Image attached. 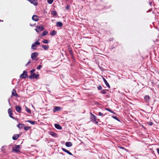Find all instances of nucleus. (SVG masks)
I'll return each instance as SVG.
<instances>
[{
  "instance_id": "f257e3e1",
  "label": "nucleus",
  "mask_w": 159,
  "mask_h": 159,
  "mask_svg": "<svg viewBox=\"0 0 159 159\" xmlns=\"http://www.w3.org/2000/svg\"><path fill=\"white\" fill-rule=\"evenodd\" d=\"M90 114L91 115L90 118V121L95 124H98L99 119H97V117L91 112L90 113Z\"/></svg>"
},
{
  "instance_id": "f03ea898",
  "label": "nucleus",
  "mask_w": 159,
  "mask_h": 159,
  "mask_svg": "<svg viewBox=\"0 0 159 159\" xmlns=\"http://www.w3.org/2000/svg\"><path fill=\"white\" fill-rule=\"evenodd\" d=\"M38 53L37 52L32 53L31 54V58L33 60L37 61L38 60V58L37 57L38 56Z\"/></svg>"
},
{
  "instance_id": "7ed1b4c3",
  "label": "nucleus",
  "mask_w": 159,
  "mask_h": 159,
  "mask_svg": "<svg viewBox=\"0 0 159 159\" xmlns=\"http://www.w3.org/2000/svg\"><path fill=\"white\" fill-rule=\"evenodd\" d=\"M12 151L16 153H18L20 151V146L19 145H16L12 148Z\"/></svg>"
},
{
  "instance_id": "20e7f679",
  "label": "nucleus",
  "mask_w": 159,
  "mask_h": 159,
  "mask_svg": "<svg viewBox=\"0 0 159 159\" xmlns=\"http://www.w3.org/2000/svg\"><path fill=\"white\" fill-rule=\"evenodd\" d=\"M39 40V39H38V40L36 41L34 43H33L31 45V48L33 49L36 50V45H39L40 44V43L38 41Z\"/></svg>"
},
{
  "instance_id": "39448f33",
  "label": "nucleus",
  "mask_w": 159,
  "mask_h": 159,
  "mask_svg": "<svg viewBox=\"0 0 159 159\" xmlns=\"http://www.w3.org/2000/svg\"><path fill=\"white\" fill-rule=\"evenodd\" d=\"M44 28L42 26H39L36 27V29L35 30L37 33H39L41 31H42L44 30Z\"/></svg>"
},
{
  "instance_id": "423d86ee",
  "label": "nucleus",
  "mask_w": 159,
  "mask_h": 159,
  "mask_svg": "<svg viewBox=\"0 0 159 159\" xmlns=\"http://www.w3.org/2000/svg\"><path fill=\"white\" fill-rule=\"evenodd\" d=\"M20 78H26L28 77L27 72L24 70L23 71V73L20 76Z\"/></svg>"
},
{
  "instance_id": "0eeeda50",
  "label": "nucleus",
  "mask_w": 159,
  "mask_h": 159,
  "mask_svg": "<svg viewBox=\"0 0 159 159\" xmlns=\"http://www.w3.org/2000/svg\"><path fill=\"white\" fill-rule=\"evenodd\" d=\"M8 113L10 117L13 119H15V118L12 116V115H13V112L11 109V108H9L8 110Z\"/></svg>"
},
{
  "instance_id": "6e6552de",
  "label": "nucleus",
  "mask_w": 159,
  "mask_h": 159,
  "mask_svg": "<svg viewBox=\"0 0 159 159\" xmlns=\"http://www.w3.org/2000/svg\"><path fill=\"white\" fill-rule=\"evenodd\" d=\"M12 95L15 96L16 98L19 97V96L16 93V90H15L14 89H13L12 90Z\"/></svg>"
},
{
  "instance_id": "1a4fd4ad",
  "label": "nucleus",
  "mask_w": 159,
  "mask_h": 159,
  "mask_svg": "<svg viewBox=\"0 0 159 159\" xmlns=\"http://www.w3.org/2000/svg\"><path fill=\"white\" fill-rule=\"evenodd\" d=\"M21 135V134H14L12 137L13 139L15 140H16Z\"/></svg>"
},
{
  "instance_id": "9d476101",
  "label": "nucleus",
  "mask_w": 159,
  "mask_h": 159,
  "mask_svg": "<svg viewBox=\"0 0 159 159\" xmlns=\"http://www.w3.org/2000/svg\"><path fill=\"white\" fill-rule=\"evenodd\" d=\"M144 99L147 102H149L150 99V97L149 96L146 95L144 97Z\"/></svg>"
},
{
  "instance_id": "9b49d317",
  "label": "nucleus",
  "mask_w": 159,
  "mask_h": 159,
  "mask_svg": "<svg viewBox=\"0 0 159 159\" xmlns=\"http://www.w3.org/2000/svg\"><path fill=\"white\" fill-rule=\"evenodd\" d=\"M25 125L24 124L20 123L17 125V127L19 129H22L24 128Z\"/></svg>"
},
{
  "instance_id": "f8f14e48",
  "label": "nucleus",
  "mask_w": 159,
  "mask_h": 159,
  "mask_svg": "<svg viewBox=\"0 0 159 159\" xmlns=\"http://www.w3.org/2000/svg\"><path fill=\"white\" fill-rule=\"evenodd\" d=\"M32 20L35 21H38L39 20L38 17L34 15L32 17Z\"/></svg>"
},
{
  "instance_id": "ddd939ff",
  "label": "nucleus",
  "mask_w": 159,
  "mask_h": 159,
  "mask_svg": "<svg viewBox=\"0 0 159 159\" xmlns=\"http://www.w3.org/2000/svg\"><path fill=\"white\" fill-rule=\"evenodd\" d=\"M61 107H55L54 108L53 111L55 112L56 111H60L61 109Z\"/></svg>"
},
{
  "instance_id": "4468645a",
  "label": "nucleus",
  "mask_w": 159,
  "mask_h": 159,
  "mask_svg": "<svg viewBox=\"0 0 159 159\" xmlns=\"http://www.w3.org/2000/svg\"><path fill=\"white\" fill-rule=\"evenodd\" d=\"M16 111L18 113L21 112V108L20 107L16 106Z\"/></svg>"
},
{
  "instance_id": "2eb2a0df",
  "label": "nucleus",
  "mask_w": 159,
  "mask_h": 159,
  "mask_svg": "<svg viewBox=\"0 0 159 159\" xmlns=\"http://www.w3.org/2000/svg\"><path fill=\"white\" fill-rule=\"evenodd\" d=\"M49 134L51 135H52V136L55 137L56 138L57 137V134L56 133H55V132L52 131H50L49 132Z\"/></svg>"
},
{
  "instance_id": "dca6fc26",
  "label": "nucleus",
  "mask_w": 159,
  "mask_h": 159,
  "mask_svg": "<svg viewBox=\"0 0 159 159\" xmlns=\"http://www.w3.org/2000/svg\"><path fill=\"white\" fill-rule=\"evenodd\" d=\"M62 150L64 152H66L69 155H73L72 153L70 152L69 151H68L67 150H66V149L64 148H62Z\"/></svg>"
},
{
  "instance_id": "f3484780",
  "label": "nucleus",
  "mask_w": 159,
  "mask_h": 159,
  "mask_svg": "<svg viewBox=\"0 0 159 159\" xmlns=\"http://www.w3.org/2000/svg\"><path fill=\"white\" fill-rule=\"evenodd\" d=\"M103 81H104L106 85L108 88H110V86L109 84L107 82V81L103 77Z\"/></svg>"
},
{
  "instance_id": "a211bd4d",
  "label": "nucleus",
  "mask_w": 159,
  "mask_h": 159,
  "mask_svg": "<svg viewBox=\"0 0 159 159\" xmlns=\"http://www.w3.org/2000/svg\"><path fill=\"white\" fill-rule=\"evenodd\" d=\"M66 146L67 147H70L72 146V144L70 142H66L65 143Z\"/></svg>"
},
{
  "instance_id": "6ab92c4d",
  "label": "nucleus",
  "mask_w": 159,
  "mask_h": 159,
  "mask_svg": "<svg viewBox=\"0 0 159 159\" xmlns=\"http://www.w3.org/2000/svg\"><path fill=\"white\" fill-rule=\"evenodd\" d=\"M35 73H31V75L29 76V78L30 79H33L34 78L35 76Z\"/></svg>"
},
{
  "instance_id": "aec40b11",
  "label": "nucleus",
  "mask_w": 159,
  "mask_h": 159,
  "mask_svg": "<svg viewBox=\"0 0 159 159\" xmlns=\"http://www.w3.org/2000/svg\"><path fill=\"white\" fill-rule=\"evenodd\" d=\"M42 47L45 50H47L49 48V46L48 45H42Z\"/></svg>"
},
{
  "instance_id": "412c9836",
  "label": "nucleus",
  "mask_w": 159,
  "mask_h": 159,
  "mask_svg": "<svg viewBox=\"0 0 159 159\" xmlns=\"http://www.w3.org/2000/svg\"><path fill=\"white\" fill-rule=\"evenodd\" d=\"M56 24L57 26L58 27H61L63 25V24L61 22H57Z\"/></svg>"
},
{
  "instance_id": "4be33fe9",
  "label": "nucleus",
  "mask_w": 159,
  "mask_h": 159,
  "mask_svg": "<svg viewBox=\"0 0 159 159\" xmlns=\"http://www.w3.org/2000/svg\"><path fill=\"white\" fill-rule=\"evenodd\" d=\"M55 126L56 128L59 129H62V127L61 126L57 124H56L55 125Z\"/></svg>"
},
{
  "instance_id": "5701e85b",
  "label": "nucleus",
  "mask_w": 159,
  "mask_h": 159,
  "mask_svg": "<svg viewBox=\"0 0 159 159\" xmlns=\"http://www.w3.org/2000/svg\"><path fill=\"white\" fill-rule=\"evenodd\" d=\"M56 34L57 32L54 30H53L50 32V35H51L53 36Z\"/></svg>"
},
{
  "instance_id": "b1692460",
  "label": "nucleus",
  "mask_w": 159,
  "mask_h": 159,
  "mask_svg": "<svg viewBox=\"0 0 159 159\" xmlns=\"http://www.w3.org/2000/svg\"><path fill=\"white\" fill-rule=\"evenodd\" d=\"M48 31H44L43 32V33L41 35H42L41 36H40V37L44 36L46 35L47 34H48Z\"/></svg>"
},
{
  "instance_id": "393cba45",
  "label": "nucleus",
  "mask_w": 159,
  "mask_h": 159,
  "mask_svg": "<svg viewBox=\"0 0 159 159\" xmlns=\"http://www.w3.org/2000/svg\"><path fill=\"white\" fill-rule=\"evenodd\" d=\"M105 109L106 110L108 111H109L110 112H111L114 114H115V113L111 109H110L109 108H106Z\"/></svg>"
},
{
  "instance_id": "a878e982",
  "label": "nucleus",
  "mask_w": 159,
  "mask_h": 159,
  "mask_svg": "<svg viewBox=\"0 0 159 159\" xmlns=\"http://www.w3.org/2000/svg\"><path fill=\"white\" fill-rule=\"evenodd\" d=\"M27 121L32 125H34L35 124L36 122L35 121H32L31 120H27Z\"/></svg>"
},
{
  "instance_id": "bb28decb",
  "label": "nucleus",
  "mask_w": 159,
  "mask_h": 159,
  "mask_svg": "<svg viewBox=\"0 0 159 159\" xmlns=\"http://www.w3.org/2000/svg\"><path fill=\"white\" fill-rule=\"evenodd\" d=\"M42 42L45 44H48L49 43V41L46 39H44L42 40Z\"/></svg>"
},
{
  "instance_id": "cd10ccee",
  "label": "nucleus",
  "mask_w": 159,
  "mask_h": 159,
  "mask_svg": "<svg viewBox=\"0 0 159 159\" xmlns=\"http://www.w3.org/2000/svg\"><path fill=\"white\" fill-rule=\"evenodd\" d=\"M25 110L28 113H31V112L30 109L27 107H25Z\"/></svg>"
},
{
  "instance_id": "c85d7f7f",
  "label": "nucleus",
  "mask_w": 159,
  "mask_h": 159,
  "mask_svg": "<svg viewBox=\"0 0 159 159\" xmlns=\"http://www.w3.org/2000/svg\"><path fill=\"white\" fill-rule=\"evenodd\" d=\"M31 128V127H29V126L24 127V129L25 130H26V131H27L28 130L30 129Z\"/></svg>"
},
{
  "instance_id": "c756f323",
  "label": "nucleus",
  "mask_w": 159,
  "mask_h": 159,
  "mask_svg": "<svg viewBox=\"0 0 159 159\" xmlns=\"http://www.w3.org/2000/svg\"><path fill=\"white\" fill-rule=\"evenodd\" d=\"M51 14L53 15L56 16L57 15V13L56 11H52L51 12Z\"/></svg>"
},
{
  "instance_id": "7c9ffc66",
  "label": "nucleus",
  "mask_w": 159,
  "mask_h": 159,
  "mask_svg": "<svg viewBox=\"0 0 159 159\" xmlns=\"http://www.w3.org/2000/svg\"><path fill=\"white\" fill-rule=\"evenodd\" d=\"M68 50H69V52H70V55H73V52H72V51L71 49V48H68Z\"/></svg>"
},
{
  "instance_id": "2f4dec72",
  "label": "nucleus",
  "mask_w": 159,
  "mask_h": 159,
  "mask_svg": "<svg viewBox=\"0 0 159 159\" xmlns=\"http://www.w3.org/2000/svg\"><path fill=\"white\" fill-rule=\"evenodd\" d=\"M4 146H2V148H1V151H2L3 152V153H5L6 152V151L4 149Z\"/></svg>"
},
{
  "instance_id": "473e14b6",
  "label": "nucleus",
  "mask_w": 159,
  "mask_h": 159,
  "mask_svg": "<svg viewBox=\"0 0 159 159\" xmlns=\"http://www.w3.org/2000/svg\"><path fill=\"white\" fill-rule=\"evenodd\" d=\"M48 3L49 4H51L52 3L53 0H47Z\"/></svg>"
},
{
  "instance_id": "72a5a7b5",
  "label": "nucleus",
  "mask_w": 159,
  "mask_h": 159,
  "mask_svg": "<svg viewBox=\"0 0 159 159\" xmlns=\"http://www.w3.org/2000/svg\"><path fill=\"white\" fill-rule=\"evenodd\" d=\"M112 117L116 119V120L118 121H120V120H119V119H118V118H117V117L116 116H112Z\"/></svg>"
},
{
  "instance_id": "f704fd0d",
  "label": "nucleus",
  "mask_w": 159,
  "mask_h": 159,
  "mask_svg": "<svg viewBox=\"0 0 159 159\" xmlns=\"http://www.w3.org/2000/svg\"><path fill=\"white\" fill-rule=\"evenodd\" d=\"M70 7V5H68L65 8L66 10H68L69 9Z\"/></svg>"
},
{
  "instance_id": "c9c22d12",
  "label": "nucleus",
  "mask_w": 159,
  "mask_h": 159,
  "mask_svg": "<svg viewBox=\"0 0 159 159\" xmlns=\"http://www.w3.org/2000/svg\"><path fill=\"white\" fill-rule=\"evenodd\" d=\"M101 93L103 94H105L106 93V92L104 90H103L101 91Z\"/></svg>"
},
{
  "instance_id": "e433bc0d",
  "label": "nucleus",
  "mask_w": 159,
  "mask_h": 159,
  "mask_svg": "<svg viewBox=\"0 0 159 159\" xmlns=\"http://www.w3.org/2000/svg\"><path fill=\"white\" fill-rule=\"evenodd\" d=\"M42 67V66L39 65L37 66V69L38 70H40Z\"/></svg>"
},
{
  "instance_id": "4c0bfd02",
  "label": "nucleus",
  "mask_w": 159,
  "mask_h": 159,
  "mask_svg": "<svg viewBox=\"0 0 159 159\" xmlns=\"http://www.w3.org/2000/svg\"><path fill=\"white\" fill-rule=\"evenodd\" d=\"M98 113L99 116H102V117L103 116V114L101 112H98Z\"/></svg>"
},
{
  "instance_id": "58836bf2",
  "label": "nucleus",
  "mask_w": 159,
  "mask_h": 159,
  "mask_svg": "<svg viewBox=\"0 0 159 159\" xmlns=\"http://www.w3.org/2000/svg\"><path fill=\"white\" fill-rule=\"evenodd\" d=\"M102 87L101 85H100L98 87V89L99 90H100L102 89Z\"/></svg>"
},
{
  "instance_id": "ea45409f",
  "label": "nucleus",
  "mask_w": 159,
  "mask_h": 159,
  "mask_svg": "<svg viewBox=\"0 0 159 159\" xmlns=\"http://www.w3.org/2000/svg\"><path fill=\"white\" fill-rule=\"evenodd\" d=\"M30 59L29 61L27 62V64H25V66H27L28 65L30 64Z\"/></svg>"
},
{
  "instance_id": "a19ab883",
  "label": "nucleus",
  "mask_w": 159,
  "mask_h": 159,
  "mask_svg": "<svg viewBox=\"0 0 159 159\" xmlns=\"http://www.w3.org/2000/svg\"><path fill=\"white\" fill-rule=\"evenodd\" d=\"M35 70L34 69H33L31 70H30V73H34V72L35 71Z\"/></svg>"
},
{
  "instance_id": "79ce46f5",
  "label": "nucleus",
  "mask_w": 159,
  "mask_h": 159,
  "mask_svg": "<svg viewBox=\"0 0 159 159\" xmlns=\"http://www.w3.org/2000/svg\"><path fill=\"white\" fill-rule=\"evenodd\" d=\"M39 76V75H35V76H34V78H36V79H37V78H38Z\"/></svg>"
},
{
  "instance_id": "37998d69",
  "label": "nucleus",
  "mask_w": 159,
  "mask_h": 159,
  "mask_svg": "<svg viewBox=\"0 0 159 159\" xmlns=\"http://www.w3.org/2000/svg\"><path fill=\"white\" fill-rule=\"evenodd\" d=\"M118 147L120 148L121 149H122L123 150H124L125 149V148L123 147H120V146H118Z\"/></svg>"
},
{
  "instance_id": "c03bdc74",
  "label": "nucleus",
  "mask_w": 159,
  "mask_h": 159,
  "mask_svg": "<svg viewBox=\"0 0 159 159\" xmlns=\"http://www.w3.org/2000/svg\"><path fill=\"white\" fill-rule=\"evenodd\" d=\"M149 124V125H152V123L151 122H150Z\"/></svg>"
},
{
  "instance_id": "a18cd8bd",
  "label": "nucleus",
  "mask_w": 159,
  "mask_h": 159,
  "mask_svg": "<svg viewBox=\"0 0 159 159\" xmlns=\"http://www.w3.org/2000/svg\"><path fill=\"white\" fill-rule=\"evenodd\" d=\"M157 152L158 153V154H159V148H157Z\"/></svg>"
},
{
  "instance_id": "49530a36",
  "label": "nucleus",
  "mask_w": 159,
  "mask_h": 159,
  "mask_svg": "<svg viewBox=\"0 0 159 159\" xmlns=\"http://www.w3.org/2000/svg\"><path fill=\"white\" fill-rule=\"evenodd\" d=\"M0 21L3 22V20H0Z\"/></svg>"
},
{
  "instance_id": "de8ad7c7",
  "label": "nucleus",
  "mask_w": 159,
  "mask_h": 159,
  "mask_svg": "<svg viewBox=\"0 0 159 159\" xmlns=\"http://www.w3.org/2000/svg\"><path fill=\"white\" fill-rule=\"evenodd\" d=\"M61 153V154H62V155H63V153Z\"/></svg>"
},
{
  "instance_id": "09e8293b",
  "label": "nucleus",
  "mask_w": 159,
  "mask_h": 159,
  "mask_svg": "<svg viewBox=\"0 0 159 159\" xmlns=\"http://www.w3.org/2000/svg\"><path fill=\"white\" fill-rule=\"evenodd\" d=\"M66 0L68 1L69 0Z\"/></svg>"
}]
</instances>
